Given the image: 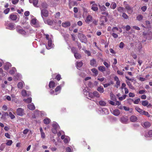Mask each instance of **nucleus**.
Listing matches in <instances>:
<instances>
[{
    "instance_id": "1",
    "label": "nucleus",
    "mask_w": 152,
    "mask_h": 152,
    "mask_svg": "<svg viewBox=\"0 0 152 152\" xmlns=\"http://www.w3.org/2000/svg\"><path fill=\"white\" fill-rule=\"evenodd\" d=\"M98 6L99 7L100 10L102 12L101 14H102L107 16L108 15V12L106 11V8L104 5H101L99 4Z\"/></svg>"
},
{
    "instance_id": "2",
    "label": "nucleus",
    "mask_w": 152,
    "mask_h": 152,
    "mask_svg": "<svg viewBox=\"0 0 152 152\" xmlns=\"http://www.w3.org/2000/svg\"><path fill=\"white\" fill-rule=\"evenodd\" d=\"M5 25L7 28L11 30H13L15 28V24L14 23H9L7 21L5 23Z\"/></svg>"
},
{
    "instance_id": "3",
    "label": "nucleus",
    "mask_w": 152,
    "mask_h": 152,
    "mask_svg": "<svg viewBox=\"0 0 152 152\" xmlns=\"http://www.w3.org/2000/svg\"><path fill=\"white\" fill-rule=\"evenodd\" d=\"M17 31L19 34L23 35L27 34V33L23 28L20 26H18L16 27Z\"/></svg>"
},
{
    "instance_id": "4",
    "label": "nucleus",
    "mask_w": 152,
    "mask_h": 152,
    "mask_svg": "<svg viewBox=\"0 0 152 152\" xmlns=\"http://www.w3.org/2000/svg\"><path fill=\"white\" fill-rule=\"evenodd\" d=\"M129 118L126 116H123L120 118V122L124 124H127L128 123Z\"/></svg>"
},
{
    "instance_id": "5",
    "label": "nucleus",
    "mask_w": 152,
    "mask_h": 152,
    "mask_svg": "<svg viewBox=\"0 0 152 152\" xmlns=\"http://www.w3.org/2000/svg\"><path fill=\"white\" fill-rule=\"evenodd\" d=\"M41 15L43 19V17H47L48 16V12L46 9H42L41 10Z\"/></svg>"
},
{
    "instance_id": "6",
    "label": "nucleus",
    "mask_w": 152,
    "mask_h": 152,
    "mask_svg": "<svg viewBox=\"0 0 152 152\" xmlns=\"http://www.w3.org/2000/svg\"><path fill=\"white\" fill-rule=\"evenodd\" d=\"M16 113L18 115L22 116L24 114L23 109L21 108H18L16 110Z\"/></svg>"
},
{
    "instance_id": "7",
    "label": "nucleus",
    "mask_w": 152,
    "mask_h": 152,
    "mask_svg": "<svg viewBox=\"0 0 152 152\" xmlns=\"http://www.w3.org/2000/svg\"><path fill=\"white\" fill-rule=\"evenodd\" d=\"M125 9L126 10L127 12L129 14H131L133 12L132 8L128 4H126L125 6Z\"/></svg>"
},
{
    "instance_id": "8",
    "label": "nucleus",
    "mask_w": 152,
    "mask_h": 152,
    "mask_svg": "<svg viewBox=\"0 0 152 152\" xmlns=\"http://www.w3.org/2000/svg\"><path fill=\"white\" fill-rule=\"evenodd\" d=\"M143 34L147 38H148L149 39H150L152 38V32L151 31H148L147 33L143 32Z\"/></svg>"
},
{
    "instance_id": "9",
    "label": "nucleus",
    "mask_w": 152,
    "mask_h": 152,
    "mask_svg": "<svg viewBox=\"0 0 152 152\" xmlns=\"http://www.w3.org/2000/svg\"><path fill=\"white\" fill-rule=\"evenodd\" d=\"M84 94L87 95H88V96L87 97L89 99H91L92 98H93L94 97L93 93H89L88 91H84Z\"/></svg>"
},
{
    "instance_id": "10",
    "label": "nucleus",
    "mask_w": 152,
    "mask_h": 152,
    "mask_svg": "<svg viewBox=\"0 0 152 152\" xmlns=\"http://www.w3.org/2000/svg\"><path fill=\"white\" fill-rule=\"evenodd\" d=\"M92 16L90 15H88L87 16L85 21L86 23L88 24L92 21Z\"/></svg>"
},
{
    "instance_id": "11",
    "label": "nucleus",
    "mask_w": 152,
    "mask_h": 152,
    "mask_svg": "<svg viewBox=\"0 0 152 152\" xmlns=\"http://www.w3.org/2000/svg\"><path fill=\"white\" fill-rule=\"evenodd\" d=\"M36 21V19H33L31 20V23L32 26L37 27H39V25L37 23Z\"/></svg>"
},
{
    "instance_id": "12",
    "label": "nucleus",
    "mask_w": 152,
    "mask_h": 152,
    "mask_svg": "<svg viewBox=\"0 0 152 152\" xmlns=\"http://www.w3.org/2000/svg\"><path fill=\"white\" fill-rule=\"evenodd\" d=\"M97 5L96 4H93L91 7V9L94 11H97L98 10Z\"/></svg>"
},
{
    "instance_id": "13",
    "label": "nucleus",
    "mask_w": 152,
    "mask_h": 152,
    "mask_svg": "<svg viewBox=\"0 0 152 152\" xmlns=\"http://www.w3.org/2000/svg\"><path fill=\"white\" fill-rule=\"evenodd\" d=\"M43 20L45 23L49 25H51L53 24V21L50 19H46L43 18Z\"/></svg>"
},
{
    "instance_id": "14",
    "label": "nucleus",
    "mask_w": 152,
    "mask_h": 152,
    "mask_svg": "<svg viewBox=\"0 0 152 152\" xmlns=\"http://www.w3.org/2000/svg\"><path fill=\"white\" fill-rule=\"evenodd\" d=\"M62 26L66 28L70 26V23L69 22L67 21L63 23H62Z\"/></svg>"
},
{
    "instance_id": "15",
    "label": "nucleus",
    "mask_w": 152,
    "mask_h": 152,
    "mask_svg": "<svg viewBox=\"0 0 152 152\" xmlns=\"http://www.w3.org/2000/svg\"><path fill=\"white\" fill-rule=\"evenodd\" d=\"M113 114L115 116H118L120 114V111L119 110L115 109L113 110Z\"/></svg>"
},
{
    "instance_id": "16",
    "label": "nucleus",
    "mask_w": 152,
    "mask_h": 152,
    "mask_svg": "<svg viewBox=\"0 0 152 152\" xmlns=\"http://www.w3.org/2000/svg\"><path fill=\"white\" fill-rule=\"evenodd\" d=\"M145 137H152V130L149 131L148 133H146L145 135Z\"/></svg>"
},
{
    "instance_id": "17",
    "label": "nucleus",
    "mask_w": 152,
    "mask_h": 152,
    "mask_svg": "<svg viewBox=\"0 0 152 152\" xmlns=\"http://www.w3.org/2000/svg\"><path fill=\"white\" fill-rule=\"evenodd\" d=\"M52 44V41L51 39H49L48 42V46H46V48L48 49H50L51 48Z\"/></svg>"
},
{
    "instance_id": "18",
    "label": "nucleus",
    "mask_w": 152,
    "mask_h": 152,
    "mask_svg": "<svg viewBox=\"0 0 152 152\" xmlns=\"http://www.w3.org/2000/svg\"><path fill=\"white\" fill-rule=\"evenodd\" d=\"M137 120L136 116L134 115H132L130 117V121L132 122H135Z\"/></svg>"
},
{
    "instance_id": "19",
    "label": "nucleus",
    "mask_w": 152,
    "mask_h": 152,
    "mask_svg": "<svg viewBox=\"0 0 152 152\" xmlns=\"http://www.w3.org/2000/svg\"><path fill=\"white\" fill-rule=\"evenodd\" d=\"M142 125L143 126L146 128L149 127L150 126L151 124L148 122H145Z\"/></svg>"
},
{
    "instance_id": "20",
    "label": "nucleus",
    "mask_w": 152,
    "mask_h": 152,
    "mask_svg": "<svg viewBox=\"0 0 152 152\" xmlns=\"http://www.w3.org/2000/svg\"><path fill=\"white\" fill-rule=\"evenodd\" d=\"M56 86L55 83L53 81H50L49 84V87L50 88H53Z\"/></svg>"
},
{
    "instance_id": "21",
    "label": "nucleus",
    "mask_w": 152,
    "mask_h": 152,
    "mask_svg": "<svg viewBox=\"0 0 152 152\" xmlns=\"http://www.w3.org/2000/svg\"><path fill=\"white\" fill-rule=\"evenodd\" d=\"M12 66L11 64L9 62L6 63L4 67V69L6 70H8L10 67Z\"/></svg>"
},
{
    "instance_id": "22",
    "label": "nucleus",
    "mask_w": 152,
    "mask_h": 152,
    "mask_svg": "<svg viewBox=\"0 0 152 152\" xmlns=\"http://www.w3.org/2000/svg\"><path fill=\"white\" fill-rule=\"evenodd\" d=\"M28 108L31 110H33L35 109V107L33 104H30L28 105Z\"/></svg>"
},
{
    "instance_id": "23",
    "label": "nucleus",
    "mask_w": 152,
    "mask_h": 152,
    "mask_svg": "<svg viewBox=\"0 0 152 152\" xmlns=\"http://www.w3.org/2000/svg\"><path fill=\"white\" fill-rule=\"evenodd\" d=\"M48 7V5L46 3H43L42 4L40 7V9L41 10L42 9H46Z\"/></svg>"
},
{
    "instance_id": "24",
    "label": "nucleus",
    "mask_w": 152,
    "mask_h": 152,
    "mask_svg": "<svg viewBox=\"0 0 152 152\" xmlns=\"http://www.w3.org/2000/svg\"><path fill=\"white\" fill-rule=\"evenodd\" d=\"M16 71V69L15 67H12V69L10 70L9 73L11 75L14 74Z\"/></svg>"
},
{
    "instance_id": "25",
    "label": "nucleus",
    "mask_w": 152,
    "mask_h": 152,
    "mask_svg": "<svg viewBox=\"0 0 152 152\" xmlns=\"http://www.w3.org/2000/svg\"><path fill=\"white\" fill-rule=\"evenodd\" d=\"M116 6L117 5L116 3L115 2H113L110 5V7L111 9L114 10L116 8Z\"/></svg>"
},
{
    "instance_id": "26",
    "label": "nucleus",
    "mask_w": 152,
    "mask_h": 152,
    "mask_svg": "<svg viewBox=\"0 0 152 152\" xmlns=\"http://www.w3.org/2000/svg\"><path fill=\"white\" fill-rule=\"evenodd\" d=\"M10 18L12 20H15L17 18L16 15L14 14H12L10 15Z\"/></svg>"
},
{
    "instance_id": "27",
    "label": "nucleus",
    "mask_w": 152,
    "mask_h": 152,
    "mask_svg": "<svg viewBox=\"0 0 152 152\" xmlns=\"http://www.w3.org/2000/svg\"><path fill=\"white\" fill-rule=\"evenodd\" d=\"M98 69L102 72H104L105 70V68L104 66H100L98 67Z\"/></svg>"
},
{
    "instance_id": "28",
    "label": "nucleus",
    "mask_w": 152,
    "mask_h": 152,
    "mask_svg": "<svg viewBox=\"0 0 152 152\" xmlns=\"http://www.w3.org/2000/svg\"><path fill=\"white\" fill-rule=\"evenodd\" d=\"M135 110L138 112H139L140 114H142V112L143 110H142L140 109L139 107H135Z\"/></svg>"
},
{
    "instance_id": "29",
    "label": "nucleus",
    "mask_w": 152,
    "mask_h": 152,
    "mask_svg": "<svg viewBox=\"0 0 152 152\" xmlns=\"http://www.w3.org/2000/svg\"><path fill=\"white\" fill-rule=\"evenodd\" d=\"M99 105L102 106H105L106 105V103L103 100H101L99 101Z\"/></svg>"
},
{
    "instance_id": "30",
    "label": "nucleus",
    "mask_w": 152,
    "mask_h": 152,
    "mask_svg": "<svg viewBox=\"0 0 152 152\" xmlns=\"http://www.w3.org/2000/svg\"><path fill=\"white\" fill-rule=\"evenodd\" d=\"M53 128L58 129L59 128L58 124L56 122L54 123L53 124Z\"/></svg>"
},
{
    "instance_id": "31",
    "label": "nucleus",
    "mask_w": 152,
    "mask_h": 152,
    "mask_svg": "<svg viewBox=\"0 0 152 152\" xmlns=\"http://www.w3.org/2000/svg\"><path fill=\"white\" fill-rule=\"evenodd\" d=\"M90 64L91 66H96V61L94 59H93L91 60L90 61Z\"/></svg>"
},
{
    "instance_id": "32",
    "label": "nucleus",
    "mask_w": 152,
    "mask_h": 152,
    "mask_svg": "<svg viewBox=\"0 0 152 152\" xmlns=\"http://www.w3.org/2000/svg\"><path fill=\"white\" fill-rule=\"evenodd\" d=\"M50 120L47 118H45L43 120L44 123L45 124H49L50 123Z\"/></svg>"
},
{
    "instance_id": "33",
    "label": "nucleus",
    "mask_w": 152,
    "mask_h": 152,
    "mask_svg": "<svg viewBox=\"0 0 152 152\" xmlns=\"http://www.w3.org/2000/svg\"><path fill=\"white\" fill-rule=\"evenodd\" d=\"M17 86L18 88H22L23 87V83L20 82L18 83Z\"/></svg>"
},
{
    "instance_id": "34",
    "label": "nucleus",
    "mask_w": 152,
    "mask_h": 152,
    "mask_svg": "<svg viewBox=\"0 0 152 152\" xmlns=\"http://www.w3.org/2000/svg\"><path fill=\"white\" fill-rule=\"evenodd\" d=\"M97 90L100 92V93H102L104 91V89L103 88L101 87H99L97 89Z\"/></svg>"
},
{
    "instance_id": "35",
    "label": "nucleus",
    "mask_w": 152,
    "mask_h": 152,
    "mask_svg": "<svg viewBox=\"0 0 152 152\" xmlns=\"http://www.w3.org/2000/svg\"><path fill=\"white\" fill-rule=\"evenodd\" d=\"M74 55L76 59H80L81 57L80 55L78 53H75Z\"/></svg>"
},
{
    "instance_id": "36",
    "label": "nucleus",
    "mask_w": 152,
    "mask_h": 152,
    "mask_svg": "<svg viewBox=\"0 0 152 152\" xmlns=\"http://www.w3.org/2000/svg\"><path fill=\"white\" fill-rule=\"evenodd\" d=\"M148 103V102L147 100L142 101V104L143 106H147Z\"/></svg>"
},
{
    "instance_id": "37",
    "label": "nucleus",
    "mask_w": 152,
    "mask_h": 152,
    "mask_svg": "<svg viewBox=\"0 0 152 152\" xmlns=\"http://www.w3.org/2000/svg\"><path fill=\"white\" fill-rule=\"evenodd\" d=\"M141 115H145L147 116L148 117H149L150 116V115L149 114L148 112L144 110H143Z\"/></svg>"
},
{
    "instance_id": "38",
    "label": "nucleus",
    "mask_w": 152,
    "mask_h": 152,
    "mask_svg": "<svg viewBox=\"0 0 152 152\" xmlns=\"http://www.w3.org/2000/svg\"><path fill=\"white\" fill-rule=\"evenodd\" d=\"M12 143V141L11 140H8L7 141L6 145L8 146H10Z\"/></svg>"
},
{
    "instance_id": "39",
    "label": "nucleus",
    "mask_w": 152,
    "mask_h": 152,
    "mask_svg": "<svg viewBox=\"0 0 152 152\" xmlns=\"http://www.w3.org/2000/svg\"><path fill=\"white\" fill-rule=\"evenodd\" d=\"M94 96L96 97H99L100 96L99 94L97 91H95L93 92Z\"/></svg>"
},
{
    "instance_id": "40",
    "label": "nucleus",
    "mask_w": 152,
    "mask_h": 152,
    "mask_svg": "<svg viewBox=\"0 0 152 152\" xmlns=\"http://www.w3.org/2000/svg\"><path fill=\"white\" fill-rule=\"evenodd\" d=\"M21 95L23 96H25L27 95L26 91L25 90H23L21 92Z\"/></svg>"
},
{
    "instance_id": "41",
    "label": "nucleus",
    "mask_w": 152,
    "mask_h": 152,
    "mask_svg": "<svg viewBox=\"0 0 152 152\" xmlns=\"http://www.w3.org/2000/svg\"><path fill=\"white\" fill-rule=\"evenodd\" d=\"M83 65V63L82 62L80 61L77 62V66L78 69L79 68L81 67Z\"/></svg>"
},
{
    "instance_id": "42",
    "label": "nucleus",
    "mask_w": 152,
    "mask_h": 152,
    "mask_svg": "<svg viewBox=\"0 0 152 152\" xmlns=\"http://www.w3.org/2000/svg\"><path fill=\"white\" fill-rule=\"evenodd\" d=\"M117 10L119 12H124V8L122 7H119L117 8Z\"/></svg>"
},
{
    "instance_id": "43",
    "label": "nucleus",
    "mask_w": 152,
    "mask_h": 152,
    "mask_svg": "<svg viewBox=\"0 0 152 152\" xmlns=\"http://www.w3.org/2000/svg\"><path fill=\"white\" fill-rule=\"evenodd\" d=\"M137 19L139 21L142 20L143 18V16L141 15H139L137 17Z\"/></svg>"
},
{
    "instance_id": "44",
    "label": "nucleus",
    "mask_w": 152,
    "mask_h": 152,
    "mask_svg": "<svg viewBox=\"0 0 152 152\" xmlns=\"http://www.w3.org/2000/svg\"><path fill=\"white\" fill-rule=\"evenodd\" d=\"M92 72L95 74V75H97L98 74V71L95 68H93L91 69Z\"/></svg>"
},
{
    "instance_id": "45",
    "label": "nucleus",
    "mask_w": 152,
    "mask_h": 152,
    "mask_svg": "<svg viewBox=\"0 0 152 152\" xmlns=\"http://www.w3.org/2000/svg\"><path fill=\"white\" fill-rule=\"evenodd\" d=\"M24 101L28 103L31 102L32 101V99L31 98H29L27 99H24Z\"/></svg>"
},
{
    "instance_id": "46",
    "label": "nucleus",
    "mask_w": 152,
    "mask_h": 152,
    "mask_svg": "<svg viewBox=\"0 0 152 152\" xmlns=\"http://www.w3.org/2000/svg\"><path fill=\"white\" fill-rule=\"evenodd\" d=\"M102 110L104 114H107L109 113V111L106 108H104Z\"/></svg>"
},
{
    "instance_id": "47",
    "label": "nucleus",
    "mask_w": 152,
    "mask_h": 152,
    "mask_svg": "<svg viewBox=\"0 0 152 152\" xmlns=\"http://www.w3.org/2000/svg\"><path fill=\"white\" fill-rule=\"evenodd\" d=\"M61 89V85L58 86L55 89V91L56 92L59 91H60Z\"/></svg>"
},
{
    "instance_id": "48",
    "label": "nucleus",
    "mask_w": 152,
    "mask_h": 152,
    "mask_svg": "<svg viewBox=\"0 0 152 152\" xmlns=\"http://www.w3.org/2000/svg\"><path fill=\"white\" fill-rule=\"evenodd\" d=\"M122 16L125 19H127L128 18V16L124 12L123 13Z\"/></svg>"
},
{
    "instance_id": "49",
    "label": "nucleus",
    "mask_w": 152,
    "mask_h": 152,
    "mask_svg": "<svg viewBox=\"0 0 152 152\" xmlns=\"http://www.w3.org/2000/svg\"><path fill=\"white\" fill-rule=\"evenodd\" d=\"M9 115L11 119H13L15 118V115L11 112H10Z\"/></svg>"
},
{
    "instance_id": "50",
    "label": "nucleus",
    "mask_w": 152,
    "mask_h": 152,
    "mask_svg": "<svg viewBox=\"0 0 152 152\" xmlns=\"http://www.w3.org/2000/svg\"><path fill=\"white\" fill-rule=\"evenodd\" d=\"M120 84V80L117 81L116 82V84L115 85V87L117 88H118Z\"/></svg>"
},
{
    "instance_id": "51",
    "label": "nucleus",
    "mask_w": 152,
    "mask_h": 152,
    "mask_svg": "<svg viewBox=\"0 0 152 152\" xmlns=\"http://www.w3.org/2000/svg\"><path fill=\"white\" fill-rule=\"evenodd\" d=\"M38 2V0H33V4L34 6H36Z\"/></svg>"
},
{
    "instance_id": "52",
    "label": "nucleus",
    "mask_w": 152,
    "mask_h": 152,
    "mask_svg": "<svg viewBox=\"0 0 152 152\" xmlns=\"http://www.w3.org/2000/svg\"><path fill=\"white\" fill-rule=\"evenodd\" d=\"M126 96V95H124L122 96H121V97H120L119 98V100L122 101L125 99Z\"/></svg>"
},
{
    "instance_id": "53",
    "label": "nucleus",
    "mask_w": 152,
    "mask_h": 152,
    "mask_svg": "<svg viewBox=\"0 0 152 152\" xmlns=\"http://www.w3.org/2000/svg\"><path fill=\"white\" fill-rule=\"evenodd\" d=\"M103 63L107 68H108L110 66V64L105 61H104Z\"/></svg>"
},
{
    "instance_id": "54",
    "label": "nucleus",
    "mask_w": 152,
    "mask_h": 152,
    "mask_svg": "<svg viewBox=\"0 0 152 152\" xmlns=\"http://www.w3.org/2000/svg\"><path fill=\"white\" fill-rule=\"evenodd\" d=\"M82 36L83 37V38H84V39L83 40H81V42H84L86 43L87 41V38H86V37L85 36H84V35H82Z\"/></svg>"
},
{
    "instance_id": "55",
    "label": "nucleus",
    "mask_w": 152,
    "mask_h": 152,
    "mask_svg": "<svg viewBox=\"0 0 152 152\" xmlns=\"http://www.w3.org/2000/svg\"><path fill=\"white\" fill-rule=\"evenodd\" d=\"M60 16V13L59 12H58L56 13L55 15V17L56 18H58Z\"/></svg>"
},
{
    "instance_id": "56",
    "label": "nucleus",
    "mask_w": 152,
    "mask_h": 152,
    "mask_svg": "<svg viewBox=\"0 0 152 152\" xmlns=\"http://www.w3.org/2000/svg\"><path fill=\"white\" fill-rule=\"evenodd\" d=\"M10 9L9 8H7L4 11V13L6 14L8 13L10 11Z\"/></svg>"
},
{
    "instance_id": "57",
    "label": "nucleus",
    "mask_w": 152,
    "mask_h": 152,
    "mask_svg": "<svg viewBox=\"0 0 152 152\" xmlns=\"http://www.w3.org/2000/svg\"><path fill=\"white\" fill-rule=\"evenodd\" d=\"M6 115H8V113H5L4 114H2V116L1 117V119H3V120L5 119V116Z\"/></svg>"
},
{
    "instance_id": "58",
    "label": "nucleus",
    "mask_w": 152,
    "mask_h": 152,
    "mask_svg": "<svg viewBox=\"0 0 152 152\" xmlns=\"http://www.w3.org/2000/svg\"><path fill=\"white\" fill-rule=\"evenodd\" d=\"M18 1L19 0H12V3L14 4H17Z\"/></svg>"
},
{
    "instance_id": "59",
    "label": "nucleus",
    "mask_w": 152,
    "mask_h": 152,
    "mask_svg": "<svg viewBox=\"0 0 152 152\" xmlns=\"http://www.w3.org/2000/svg\"><path fill=\"white\" fill-rule=\"evenodd\" d=\"M56 79L58 81H59L61 79V76L60 75H58L56 77Z\"/></svg>"
},
{
    "instance_id": "60",
    "label": "nucleus",
    "mask_w": 152,
    "mask_h": 152,
    "mask_svg": "<svg viewBox=\"0 0 152 152\" xmlns=\"http://www.w3.org/2000/svg\"><path fill=\"white\" fill-rule=\"evenodd\" d=\"M140 101V99H138L134 101L133 102L134 104H137L139 103V102Z\"/></svg>"
},
{
    "instance_id": "61",
    "label": "nucleus",
    "mask_w": 152,
    "mask_h": 152,
    "mask_svg": "<svg viewBox=\"0 0 152 152\" xmlns=\"http://www.w3.org/2000/svg\"><path fill=\"white\" fill-rule=\"evenodd\" d=\"M71 50H72V51L74 53V54L75 53H77V52H76V49L75 48H74V47H73V48H71Z\"/></svg>"
},
{
    "instance_id": "62",
    "label": "nucleus",
    "mask_w": 152,
    "mask_h": 152,
    "mask_svg": "<svg viewBox=\"0 0 152 152\" xmlns=\"http://www.w3.org/2000/svg\"><path fill=\"white\" fill-rule=\"evenodd\" d=\"M29 131V130L28 129H26L24 130L23 132V133L25 134H26Z\"/></svg>"
},
{
    "instance_id": "63",
    "label": "nucleus",
    "mask_w": 152,
    "mask_h": 152,
    "mask_svg": "<svg viewBox=\"0 0 152 152\" xmlns=\"http://www.w3.org/2000/svg\"><path fill=\"white\" fill-rule=\"evenodd\" d=\"M124 43L123 42H120V44L119 47L120 48H123L124 47Z\"/></svg>"
},
{
    "instance_id": "64",
    "label": "nucleus",
    "mask_w": 152,
    "mask_h": 152,
    "mask_svg": "<svg viewBox=\"0 0 152 152\" xmlns=\"http://www.w3.org/2000/svg\"><path fill=\"white\" fill-rule=\"evenodd\" d=\"M66 152H71V148L69 147H67L66 149Z\"/></svg>"
}]
</instances>
